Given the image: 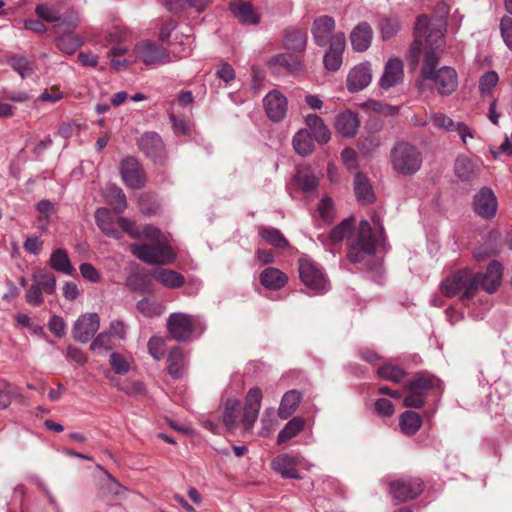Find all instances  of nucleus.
<instances>
[{"label": "nucleus", "instance_id": "e433bc0d", "mask_svg": "<svg viewBox=\"0 0 512 512\" xmlns=\"http://www.w3.org/2000/svg\"><path fill=\"white\" fill-rule=\"evenodd\" d=\"M399 426L403 434L413 436L420 430L422 418L417 412L406 410L399 417Z\"/></svg>", "mask_w": 512, "mask_h": 512}, {"label": "nucleus", "instance_id": "1a4fd4ad", "mask_svg": "<svg viewBox=\"0 0 512 512\" xmlns=\"http://www.w3.org/2000/svg\"><path fill=\"white\" fill-rule=\"evenodd\" d=\"M299 277L302 283L315 293L327 290V279L322 269L308 256H302L298 260Z\"/></svg>", "mask_w": 512, "mask_h": 512}, {"label": "nucleus", "instance_id": "c85d7f7f", "mask_svg": "<svg viewBox=\"0 0 512 512\" xmlns=\"http://www.w3.org/2000/svg\"><path fill=\"white\" fill-rule=\"evenodd\" d=\"M188 360L180 347H173L167 356V371L174 379L182 378L187 371Z\"/></svg>", "mask_w": 512, "mask_h": 512}, {"label": "nucleus", "instance_id": "f03ea898", "mask_svg": "<svg viewBox=\"0 0 512 512\" xmlns=\"http://www.w3.org/2000/svg\"><path fill=\"white\" fill-rule=\"evenodd\" d=\"M373 222L378 226L377 230H373L367 220L360 221L357 238L351 243L347 254L350 262L361 263L374 255L377 245L384 239V227L379 219L373 218Z\"/></svg>", "mask_w": 512, "mask_h": 512}, {"label": "nucleus", "instance_id": "6e6d98bb", "mask_svg": "<svg viewBox=\"0 0 512 512\" xmlns=\"http://www.w3.org/2000/svg\"><path fill=\"white\" fill-rule=\"evenodd\" d=\"M109 364L112 370L118 375H124L130 370V364L120 353L113 352L109 357Z\"/></svg>", "mask_w": 512, "mask_h": 512}, {"label": "nucleus", "instance_id": "338daca9", "mask_svg": "<svg viewBox=\"0 0 512 512\" xmlns=\"http://www.w3.org/2000/svg\"><path fill=\"white\" fill-rule=\"evenodd\" d=\"M92 351L100 349L111 350L112 349V336L108 332L99 333L90 345Z\"/></svg>", "mask_w": 512, "mask_h": 512}, {"label": "nucleus", "instance_id": "9d476101", "mask_svg": "<svg viewBox=\"0 0 512 512\" xmlns=\"http://www.w3.org/2000/svg\"><path fill=\"white\" fill-rule=\"evenodd\" d=\"M35 14L43 21L56 23L54 29L56 33L65 27L66 30H74L78 26V18L73 13L61 14L59 9L45 3L37 4Z\"/></svg>", "mask_w": 512, "mask_h": 512}, {"label": "nucleus", "instance_id": "603ef678", "mask_svg": "<svg viewBox=\"0 0 512 512\" xmlns=\"http://www.w3.org/2000/svg\"><path fill=\"white\" fill-rule=\"evenodd\" d=\"M354 227V218H346L341 223H339L337 226H335L330 234L329 239L333 243H339L341 242L345 236L352 231Z\"/></svg>", "mask_w": 512, "mask_h": 512}, {"label": "nucleus", "instance_id": "aec40b11", "mask_svg": "<svg viewBox=\"0 0 512 512\" xmlns=\"http://www.w3.org/2000/svg\"><path fill=\"white\" fill-rule=\"evenodd\" d=\"M481 171V164L466 155H459L455 160L454 173L461 182L471 183L477 180Z\"/></svg>", "mask_w": 512, "mask_h": 512}, {"label": "nucleus", "instance_id": "4d7b16f0", "mask_svg": "<svg viewBox=\"0 0 512 512\" xmlns=\"http://www.w3.org/2000/svg\"><path fill=\"white\" fill-rule=\"evenodd\" d=\"M165 346L164 339L157 336L151 337L147 344L148 352L155 360H161L164 357Z\"/></svg>", "mask_w": 512, "mask_h": 512}, {"label": "nucleus", "instance_id": "49530a36", "mask_svg": "<svg viewBox=\"0 0 512 512\" xmlns=\"http://www.w3.org/2000/svg\"><path fill=\"white\" fill-rule=\"evenodd\" d=\"M377 375L383 380L401 383L406 376V372L399 366L385 363L377 369Z\"/></svg>", "mask_w": 512, "mask_h": 512}, {"label": "nucleus", "instance_id": "bf43d9fd", "mask_svg": "<svg viewBox=\"0 0 512 512\" xmlns=\"http://www.w3.org/2000/svg\"><path fill=\"white\" fill-rule=\"evenodd\" d=\"M11 68L16 71L22 79H24L30 72L31 67L29 61L25 57L13 56L8 60Z\"/></svg>", "mask_w": 512, "mask_h": 512}, {"label": "nucleus", "instance_id": "680f3d73", "mask_svg": "<svg viewBox=\"0 0 512 512\" xmlns=\"http://www.w3.org/2000/svg\"><path fill=\"white\" fill-rule=\"evenodd\" d=\"M43 293L44 291L41 288L32 283L25 293V300L28 304L34 307H39L44 302Z\"/></svg>", "mask_w": 512, "mask_h": 512}, {"label": "nucleus", "instance_id": "ddd939ff", "mask_svg": "<svg viewBox=\"0 0 512 512\" xmlns=\"http://www.w3.org/2000/svg\"><path fill=\"white\" fill-rule=\"evenodd\" d=\"M503 265L498 260H492L485 273H475L478 277L477 291L481 287L486 293L494 294L500 287L502 276H503Z\"/></svg>", "mask_w": 512, "mask_h": 512}, {"label": "nucleus", "instance_id": "2f4dec72", "mask_svg": "<svg viewBox=\"0 0 512 512\" xmlns=\"http://www.w3.org/2000/svg\"><path fill=\"white\" fill-rule=\"evenodd\" d=\"M61 31L63 34L55 39L56 47L67 55L74 54L76 50L82 46V38L75 34L73 30H66L65 27H63L60 32Z\"/></svg>", "mask_w": 512, "mask_h": 512}, {"label": "nucleus", "instance_id": "c9c22d12", "mask_svg": "<svg viewBox=\"0 0 512 512\" xmlns=\"http://www.w3.org/2000/svg\"><path fill=\"white\" fill-rule=\"evenodd\" d=\"M153 277L160 282L164 287L170 289H177L184 285V276L174 270L159 268L153 272Z\"/></svg>", "mask_w": 512, "mask_h": 512}, {"label": "nucleus", "instance_id": "393cba45", "mask_svg": "<svg viewBox=\"0 0 512 512\" xmlns=\"http://www.w3.org/2000/svg\"><path fill=\"white\" fill-rule=\"evenodd\" d=\"M404 76L403 62L398 58H391L387 61L384 73L380 78L379 85L387 90L402 82Z\"/></svg>", "mask_w": 512, "mask_h": 512}, {"label": "nucleus", "instance_id": "4c0bfd02", "mask_svg": "<svg viewBox=\"0 0 512 512\" xmlns=\"http://www.w3.org/2000/svg\"><path fill=\"white\" fill-rule=\"evenodd\" d=\"M302 400L301 394L297 390L286 392L281 400L278 415L281 419L289 418L297 409Z\"/></svg>", "mask_w": 512, "mask_h": 512}, {"label": "nucleus", "instance_id": "37998d69", "mask_svg": "<svg viewBox=\"0 0 512 512\" xmlns=\"http://www.w3.org/2000/svg\"><path fill=\"white\" fill-rule=\"evenodd\" d=\"M209 0H166V8L172 13H179L193 8L197 12L203 11Z\"/></svg>", "mask_w": 512, "mask_h": 512}, {"label": "nucleus", "instance_id": "6ab92c4d", "mask_svg": "<svg viewBox=\"0 0 512 512\" xmlns=\"http://www.w3.org/2000/svg\"><path fill=\"white\" fill-rule=\"evenodd\" d=\"M428 80L434 83L437 92L440 95L452 94L458 86L457 72L450 66L440 67L432 78Z\"/></svg>", "mask_w": 512, "mask_h": 512}, {"label": "nucleus", "instance_id": "0eeeda50", "mask_svg": "<svg viewBox=\"0 0 512 512\" xmlns=\"http://www.w3.org/2000/svg\"><path fill=\"white\" fill-rule=\"evenodd\" d=\"M200 325L197 317L186 313H172L167 319L168 332L178 342L190 341Z\"/></svg>", "mask_w": 512, "mask_h": 512}, {"label": "nucleus", "instance_id": "052dcab7", "mask_svg": "<svg viewBox=\"0 0 512 512\" xmlns=\"http://www.w3.org/2000/svg\"><path fill=\"white\" fill-rule=\"evenodd\" d=\"M431 122L439 129L446 132L455 130L456 124L449 116L443 113H435L431 116Z\"/></svg>", "mask_w": 512, "mask_h": 512}, {"label": "nucleus", "instance_id": "8fccbe9b", "mask_svg": "<svg viewBox=\"0 0 512 512\" xmlns=\"http://www.w3.org/2000/svg\"><path fill=\"white\" fill-rule=\"evenodd\" d=\"M381 37L383 40H389L395 37L400 31L401 24L397 17L385 16L379 22Z\"/></svg>", "mask_w": 512, "mask_h": 512}, {"label": "nucleus", "instance_id": "774afa93", "mask_svg": "<svg viewBox=\"0 0 512 512\" xmlns=\"http://www.w3.org/2000/svg\"><path fill=\"white\" fill-rule=\"evenodd\" d=\"M500 31L504 43L512 50V18L504 16L500 21Z\"/></svg>", "mask_w": 512, "mask_h": 512}, {"label": "nucleus", "instance_id": "c756f323", "mask_svg": "<svg viewBox=\"0 0 512 512\" xmlns=\"http://www.w3.org/2000/svg\"><path fill=\"white\" fill-rule=\"evenodd\" d=\"M335 126L342 136L354 137L360 126L358 114L350 110L339 114L336 118Z\"/></svg>", "mask_w": 512, "mask_h": 512}, {"label": "nucleus", "instance_id": "f3484780", "mask_svg": "<svg viewBox=\"0 0 512 512\" xmlns=\"http://www.w3.org/2000/svg\"><path fill=\"white\" fill-rule=\"evenodd\" d=\"M262 401V392L259 388H251L245 398L242 425L244 430H250L256 422Z\"/></svg>", "mask_w": 512, "mask_h": 512}, {"label": "nucleus", "instance_id": "72a5a7b5", "mask_svg": "<svg viewBox=\"0 0 512 512\" xmlns=\"http://www.w3.org/2000/svg\"><path fill=\"white\" fill-rule=\"evenodd\" d=\"M230 8L235 17L244 25H256L260 21L259 15L250 2L232 3Z\"/></svg>", "mask_w": 512, "mask_h": 512}, {"label": "nucleus", "instance_id": "dca6fc26", "mask_svg": "<svg viewBox=\"0 0 512 512\" xmlns=\"http://www.w3.org/2000/svg\"><path fill=\"white\" fill-rule=\"evenodd\" d=\"M100 317L97 313L80 316L73 327V337L81 343H87L99 330Z\"/></svg>", "mask_w": 512, "mask_h": 512}, {"label": "nucleus", "instance_id": "de8ad7c7", "mask_svg": "<svg viewBox=\"0 0 512 512\" xmlns=\"http://www.w3.org/2000/svg\"><path fill=\"white\" fill-rule=\"evenodd\" d=\"M239 401L234 398L226 400L223 412V423L227 429L233 430L237 425Z\"/></svg>", "mask_w": 512, "mask_h": 512}, {"label": "nucleus", "instance_id": "0e129e2a", "mask_svg": "<svg viewBox=\"0 0 512 512\" xmlns=\"http://www.w3.org/2000/svg\"><path fill=\"white\" fill-rule=\"evenodd\" d=\"M14 393L12 386L6 380L0 379V409H6L10 406Z\"/></svg>", "mask_w": 512, "mask_h": 512}, {"label": "nucleus", "instance_id": "4468645a", "mask_svg": "<svg viewBox=\"0 0 512 512\" xmlns=\"http://www.w3.org/2000/svg\"><path fill=\"white\" fill-rule=\"evenodd\" d=\"M135 52L145 65L165 64L170 61L169 52L162 46L143 41L136 45Z\"/></svg>", "mask_w": 512, "mask_h": 512}, {"label": "nucleus", "instance_id": "e2e57ef3", "mask_svg": "<svg viewBox=\"0 0 512 512\" xmlns=\"http://www.w3.org/2000/svg\"><path fill=\"white\" fill-rule=\"evenodd\" d=\"M381 144L380 137L376 134H368L359 139V147L364 154H369L376 150Z\"/></svg>", "mask_w": 512, "mask_h": 512}, {"label": "nucleus", "instance_id": "a878e982", "mask_svg": "<svg viewBox=\"0 0 512 512\" xmlns=\"http://www.w3.org/2000/svg\"><path fill=\"white\" fill-rule=\"evenodd\" d=\"M283 46L293 52H303L307 46V32L299 27L290 26L283 31Z\"/></svg>", "mask_w": 512, "mask_h": 512}, {"label": "nucleus", "instance_id": "69168bd1", "mask_svg": "<svg viewBox=\"0 0 512 512\" xmlns=\"http://www.w3.org/2000/svg\"><path fill=\"white\" fill-rule=\"evenodd\" d=\"M374 412L380 417H391L395 412V407L390 400L379 398L374 403Z\"/></svg>", "mask_w": 512, "mask_h": 512}, {"label": "nucleus", "instance_id": "864d4df0", "mask_svg": "<svg viewBox=\"0 0 512 512\" xmlns=\"http://www.w3.org/2000/svg\"><path fill=\"white\" fill-rule=\"evenodd\" d=\"M126 286L131 291H139L143 294L151 293L152 288L149 282L146 281L145 277L139 273H133L126 279Z\"/></svg>", "mask_w": 512, "mask_h": 512}, {"label": "nucleus", "instance_id": "5fc2aeb1", "mask_svg": "<svg viewBox=\"0 0 512 512\" xmlns=\"http://www.w3.org/2000/svg\"><path fill=\"white\" fill-rule=\"evenodd\" d=\"M296 182L300 189L306 193L314 192L319 185L317 177L310 173H298Z\"/></svg>", "mask_w": 512, "mask_h": 512}, {"label": "nucleus", "instance_id": "a19ab883", "mask_svg": "<svg viewBox=\"0 0 512 512\" xmlns=\"http://www.w3.org/2000/svg\"><path fill=\"white\" fill-rule=\"evenodd\" d=\"M305 426V420L301 417L292 418L278 433L277 444L281 445L296 437Z\"/></svg>", "mask_w": 512, "mask_h": 512}, {"label": "nucleus", "instance_id": "473e14b6", "mask_svg": "<svg viewBox=\"0 0 512 512\" xmlns=\"http://www.w3.org/2000/svg\"><path fill=\"white\" fill-rule=\"evenodd\" d=\"M287 281V276L281 270L274 267H268L260 274V283L270 290L282 289Z\"/></svg>", "mask_w": 512, "mask_h": 512}, {"label": "nucleus", "instance_id": "9b49d317", "mask_svg": "<svg viewBox=\"0 0 512 512\" xmlns=\"http://www.w3.org/2000/svg\"><path fill=\"white\" fill-rule=\"evenodd\" d=\"M311 34L314 43L318 47H325L333 43L334 38L345 35L343 32H336V22L329 15L316 17L312 23Z\"/></svg>", "mask_w": 512, "mask_h": 512}, {"label": "nucleus", "instance_id": "f8f14e48", "mask_svg": "<svg viewBox=\"0 0 512 512\" xmlns=\"http://www.w3.org/2000/svg\"><path fill=\"white\" fill-rule=\"evenodd\" d=\"M472 209L482 219H493L498 209V200L493 190L486 186L480 188L473 196Z\"/></svg>", "mask_w": 512, "mask_h": 512}, {"label": "nucleus", "instance_id": "20e7f679", "mask_svg": "<svg viewBox=\"0 0 512 512\" xmlns=\"http://www.w3.org/2000/svg\"><path fill=\"white\" fill-rule=\"evenodd\" d=\"M392 168L402 175H413L422 165V153L413 144L406 141H399L391 150L390 154Z\"/></svg>", "mask_w": 512, "mask_h": 512}, {"label": "nucleus", "instance_id": "5701e85b", "mask_svg": "<svg viewBox=\"0 0 512 512\" xmlns=\"http://www.w3.org/2000/svg\"><path fill=\"white\" fill-rule=\"evenodd\" d=\"M372 80L370 63L364 62L352 68L347 76V89L354 93L365 89Z\"/></svg>", "mask_w": 512, "mask_h": 512}, {"label": "nucleus", "instance_id": "13d9d810", "mask_svg": "<svg viewBox=\"0 0 512 512\" xmlns=\"http://www.w3.org/2000/svg\"><path fill=\"white\" fill-rule=\"evenodd\" d=\"M498 80L499 77L495 71H488L482 75L479 80V90L481 94H489L493 87L496 86Z\"/></svg>", "mask_w": 512, "mask_h": 512}, {"label": "nucleus", "instance_id": "2eb2a0df", "mask_svg": "<svg viewBox=\"0 0 512 512\" xmlns=\"http://www.w3.org/2000/svg\"><path fill=\"white\" fill-rule=\"evenodd\" d=\"M120 173L124 183L131 189H140L145 184L144 170L134 157H127L122 160Z\"/></svg>", "mask_w": 512, "mask_h": 512}, {"label": "nucleus", "instance_id": "a211bd4d", "mask_svg": "<svg viewBox=\"0 0 512 512\" xmlns=\"http://www.w3.org/2000/svg\"><path fill=\"white\" fill-rule=\"evenodd\" d=\"M268 66L275 75L294 74L301 70L302 62L295 54L280 53L270 58Z\"/></svg>", "mask_w": 512, "mask_h": 512}, {"label": "nucleus", "instance_id": "3c124183", "mask_svg": "<svg viewBox=\"0 0 512 512\" xmlns=\"http://www.w3.org/2000/svg\"><path fill=\"white\" fill-rule=\"evenodd\" d=\"M137 310L144 317L152 318L155 316H159L163 312V307L160 303L155 300L144 298L137 302L136 305Z\"/></svg>", "mask_w": 512, "mask_h": 512}, {"label": "nucleus", "instance_id": "bb28decb", "mask_svg": "<svg viewBox=\"0 0 512 512\" xmlns=\"http://www.w3.org/2000/svg\"><path fill=\"white\" fill-rule=\"evenodd\" d=\"M373 30L369 23L360 22L350 33V41L354 51H366L372 42Z\"/></svg>", "mask_w": 512, "mask_h": 512}, {"label": "nucleus", "instance_id": "7c9ffc66", "mask_svg": "<svg viewBox=\"0 0 512 512\" xmlns=\"http://www.w3.org/2000/svg\"><path fill=\"white\" fill-rule=\"evenodd\" d=\"M354 192L357 201L361 205L372 204L376 199L369 180L361 173H357L354 177Z\"/></svg>", "mask_w": 512, "mask_h": 512}, {"label": "nucleus", "instance_id": "ea45409f", "mask_svg": "<svg viewBox=\"0 0 512 512\" xmlns=\"http://www.w3.org/2000/svg\"><path fill=\"white\" fill-rule=\"evenodd\" d=\"M32 280L44 293L52 295L56 292V277L52 272L38 269L33 272Z\"/></svg>", "mask_w": 512, "mask_h": 512}, {"label": "nucleus", "instance_id": "cd10ccee", "mask_svg": "<svg viewBox=\"0 0 512 512\" xmlns=\"http://www.w3.org/2000/svg\"><path fill=\"white\" fill-rule=\"evenodd\" d=\"M272 468L285 479H300L296 467L298 460L289 454H280L272 460Z\"/></svg>", "mask_w": 512, "mask_h": 512}, {"label": "nucleus", "instance_id": "f257e3e1", "mask_svg": "<svg viewBox=\"0 0 512 512\" xmlns=\"http://www.w3.org/2000/svg\"><path fill=\"white\" fill-rule=\"evenodd\" d=\"M445 31L446 23L442 19L431 21L426 15H420L416 19L414 41L409 49V61L413 68L416 67L424 50L420 74L425 80L432 78L438 70L445 47Z\"/></svg>", "mask_w": 512, "mask_h": 512}, {"label": "nucleus", "instance_id": "7ed1b4c3", "mask_svg": "<svg viewBox=\"0 0 512 512\" xmlns=\"http://www.w3.org/2000/svg\"><path fill=\"white\" fill-rule=\"evenodd\" d=\"M478 277L469 268L454 271L440 283L441 293L448 298L459 296L460 301L467 305L477 294Z\"/></svg>", "mask_w": 512, "mask_h": 512}, {"label": "nucleus", "instance_id": "79ce46f5", "mask_svg": "<svg viewBox=\"0 0 512 512\" xmlns=\"http://www.w3.org/2000/svg\"><path fill=\"white\" fill-rule=\"evenodd\" d=\"M49 265L58 272H61L65 275H71L73 272V267L68 257L67 252L62 249H56L50 256Z\"/></svg>", "mask_w": 512, "mask_h": 512}, {"label": "nucleus", "instance_id": "6e6552de", "mask_svg": "<svg viewBox=\"0 0 512 512\" xmlns=\"http://www.w3.org/2000/svg\"><path fill=\"white\" fill-rule=\"evenodd\" d=\"M389 492L396 503H404L416 499L424 490V482L420 477L403 476L389 482Z\"/></svg>", "mask_w": 512, "mask_h": 512}, {"label": "nucleus", "instance_id": "c03bdc74", "mask_svg": "<svg viewBox=\"0 0 512 512\" xmlns=\"http://www.w3.org/2000/svg\"><path fill=\"white\" fill-rule=\"evenodd\" d=\"M293 147L301 156H307L314 150L312 135L307 129L298 131L293 137Z\"/></svg>", "mask_w": 512, "mask_h": 512}, {"label": "nucleus", "instance_id": "423d86ee", "mask_svg": "<svg viewBox=\"0 0 512 512\" xmlns=\"http://www.w3.org/2000/svg\"><path fill=\"white\" fill-rule=\"evenodd\" d=\"M131 253L149 265H168L175 261L176 254L165 241L158 240L152 244L130 245Z\"/></svg>", "mask_w": 512, "mask_h": 512}, {"label": "nucleus", "instance_id": "09e8293b", "mask_svg": "<svg viewBox=\"0 0 512 512\" xmlns=\"http://www.w3.org/2000/svg\"><path fill=\"white\" fill-rule=\"evenodd\" d=\"M106 198L117 213H122L127 208L126 196L123 190L117 186H111L107 189Z\"/></svg>", "mask_w": 512, "mask_h": 512}, {"label": "nucleus", "instance_id": "f704fd0d", "mask_svg": "<svg viewBox=\"0 0 512 512\" xmlns=\"http://www.w3.org/2000/svg\"><path fill=\"white\" fill-rule=\"evenodd\" d=\"M95 221L99 229L108 237L120 239L121 233L117 230L110 211L98 208L95 212Z\"/></svg>", "mask_w": 512, "mask_h": 512}, {"label": "nucleus", "instance_id": "b1692460", "mask_svg": "<svg viewBox=\"0 0 512 512\" xmlns=\"http://www.w3.org/2000/svg\"><path fill=\"white\" fill-rule=\"evenodd\" d=\"M346 47V36L339 35L334 38L333 43L329 45L328 50L323 56V65L329 71L340 69L343 61V53Z\"/></svg>", "mask_w": 512, "mask_h": 512}, {"label": "nucleus", "instance_id": "58836bf2", "mask_svg": "<svg viewBox=\"0 0 512 512\" xmlns=\"http://www.w3.org/2000/svg\"><path fill=\"white\" fill-rule=\"evenodd\" d=\"M258 234L266 243L276 248L286 249L290 246L289 241L277 228L260 226L258 228Z\"/></svg>", "mask_w": 512, "mask_h": 512}, {"label": "nucleus", "instance_id": "39448f33", "mask_svg": "<svg viewBox=\"0 0 512 512\" xmlns=\"http://www.w3.org/2000/svg\"><path fill=\"white\" fill-rule=\"evenodd\" d=\"M440 385L441 381L435 376L427 373H417L404 385L407 395L403 400V405L414 409L422 408L425 405L428 392L440 387Z\"/></svg>", "mask_w": 512, "mask_h": 512}, {"label": "nucleus", "instance_id": "a18cd8bd", "mask_svg": "<svg viewBox=\"0 0 512 512\" xmlns=\"http://www.w3.org/2000/svg\"><path fill=\"white\" fill-rule=\"evenodd\" d=\"M103 496L110 497L111 500H120L125 497L127 489L122 486L111 474H108L105 482L101 486Z\"/></svg>", "mask_w": 512, "mask_h": 512}, {"label": "nucleus", "instance_id": "4be33fe9", "mask_svg": "<svg viewBox=\"0 0 512 512\" xmlns=\"http://www.w3.org/2000/svg\"><path fill=\"white\" fill-rule=\"evenodd\" d=\"M140 150L154 162H161L165 156L163 141L156 132H145L138 140Z\"/></svg>", "mask_w": 512, "mask_h": 512}, {"label": "nucleus", "instance_id": "412c9836", "mask_svg": "<svg viewBox=\"0 0 512 512\" xmlns=\"http://www.w3.org/2000/svg\"><path fill=\"white\" fill-rule=\"evenodd\" d=\"M287 98L278 90L270 91L263 99L265 112L273 122H280L287 112Z\"/></svg>", "mask_w": 512, "mask_h": 512}]
</instances>
